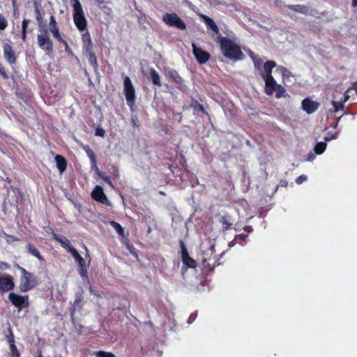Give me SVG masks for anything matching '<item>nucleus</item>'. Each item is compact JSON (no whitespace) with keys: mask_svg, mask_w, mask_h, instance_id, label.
Wrapping results in <instances>:
<instances>
[{"mask_svg":"<svg viewBox=\"0 0 357 357\" xmlns=\"http://www.w3.org/2000/svg\"><path fill=\"white\" fill-rule=\"evenodd\" d=\"M55 161L60 173H63L66 168V161L65 158L60 155H57L55 157Z\"/></svg>","mask_w":357,"mask_h":357,"instance_id":"6ab92c4d","label":"nucleus"},{"mask_svg":"<svg viewBox=\"0 0 357 357\" xmlns=\"http://www.w3.org/2000/svg\"><path fill=\"white\" fill-rule=\"evenodd\" d=\"M7 26V22L5 19V17L0 15V29L4 30Z\"/></svg>","mask_w":357,"mask_h":357,"instance_id":"72a5a7b5","label":"nucleus"},{"mask_svg":"<svg viewBox=\"0 0 357 357\" xmlns=\"http://www.w3.org/2000/svg\"><path fill=\"white\" fill-rule=\"evenodd\" d=\"M275 66L276 63L273 61H268L264 63L263 70L261 73L264 81L269 79V78H273L272 76V70Z\"/></svg>","mask_w":357,"mask_h":357,"instance_id":"4468645a","label":"nucleus"},{"mask_svg":"<svg viewBox=\"0 0 357 357\" xmlns=\"http://www.w3.org/2000/svg\"><path fill=\"white\" fill-rule=\"evenodd\" d=\"M82 35V40L83 43V49L84 51H89L93 48V44L91 42V36L89 33L86 30Z\"/></svg>","mask_w":357,"mask_h":357,"instance_id":"dca6fc26","label":"nucleus"},{"mask_svg":"<svg viewBox=\"0 0 357 357\" xmlns=\"http://www.w3.org/2000/svg\"><path fill=\"white\" fill-rule=\"evenodd\" d=\"M105 134V131L104 129L101 128H97L96 129V135L99 137H104Z\"/></svg>","mask_w":357,"mask_h":357,"instance_id":"c9c22d12","label":"nucleus"},{"mask_svg":"<svg viewBox=\"0 0 357 357\" xmlns=\"http://www.w3.org/2000/svg\"><path fill=\"white\" fill-rule=\"evenodd\" d=\"M17 268L20 271L22 276L20 280V289L22 291H27L37 284V281L34 275L27 272L24 268L17 266Z\"/></svg>","mask_w":357,"mask_h":357,"instance_id":"7ed1b4c3","label":"nucleus"},{"mask_svg":"<svg viewBox=\"0 0 357 357\" xmlns=\"http://www.w3.org/2000/svg\"><path fill=\"white\" fill-rule=\"evenodd\" d=\"M50 31L52 33L53 36L56 38L59 41H63V38H61L59 28L57 25H49Z\"/></svg>","mask_w":357,"mask_h":357,"instance_id":"5701e85b","label":"nucleus"},{"mask_svg":"<svg viewBox=\"0 0 357 357\" xmlns=\"http://www.w3.org/2000/svg\"><path fill=\"white\" fill-rule=\"evenodd\" d=\"M319 106V102L313 101L310 98H305L302 101V109L308 114L314 113Z\"/></svg>","mask_w":357,"mask_h":357,"instance_id":"9d476101","label":"nucleus"},{"mask_svg":"<svg viewBox=\"0 0 357 357\" xmlns=\"http://www.w3.org/2000/svg\"><path fill=\"white\" fill-rule=\"evenodd\" d=\"M6 240L8 242H12L13 241H15V238L12 236H6Z\"/></svg>","mask_w":357,"mask_h":357,"instance_id":"09e8293b","label":"nucleus"},{"mask_svg":"<svg viewBox=\"0 0 357 357\" xmlns=\"http://www.w3.org/2000/svg\"><path fill=\"white\" fill-rule=\"evenodd\" d=\"M331 103L334 108V112H338L344 109V103L342 102V99H340V100H332Z\"/></svg>","mask_w":357,"mask_h":357,"instance_id":"bb28decb","label":"nucleus"},{"mask_svg":"<svg viewBox=\"0 0 357 357\" xmlns=\"http://www.w3.org/2000/svg\"><path fill=\"white\" fill-rule=\"evenodd\" d=\"M98 176H99L102 179H103L105 182H107V183L109 186H111L112 188H114L113 184H112V181H111L110 178H109L107 176H106L105 174H103V173H102V172H99V173H98Z\"/></svg>","mask_w":357,"mask_h":357,"instance_id":"2f4dec72","label":"nucleus"},{"mask_svg":"<svg viewBox=\"0 0 357 357\" xmlns=\"http://www.w3.org/2000/svg\"><path fill=\"white\" fill-rule=\"evenodd\" d=\"M69 252L71 254L72 257L74 258V259L79 266H84V264H85V261L82 257V256L78 253L76 249L73 248V249H70Z\"/></svg>","mask_w":357,"mask_h":357,"instance_id":"aec40b11","label":"nucleus"},{"mask_svg":"<svg viewBox=\"0 0 357 357\" xmlns=\"http://www.w3.org/2000/svg\"><path fill=\"white\" fill-rule=\"evenodd\" d=\"M86 54L89 59V62L90 64L93 67L96 68L98 66L97 59L95 56V54L92 52V50H90L89 51H84Z\"/></svg>","mask_w":357,"mask_h":357,"instance_id":"4be33fe9","label":"nucleus"},{"mask_svg":"<svg viewBox=\"0 0 357 357\" xmlns=\"http://www.w3.org/2000/svg\"><path fill=\"white\" fill-rule=\"evenodd\" d=\"M85 151H86L87 155L89 158L92 165L96 166V156L94 153L88 146L85 148Z\"/></svg>","mask_w":357,"mask_h":357,"instance_id":"7c9ffc66","label":"nucleus"},{"mask_svg":"<svg viewBox=\"0 0 357 357\" xmlns=\"http://www.w3.org/2000/svg\"><path fill=\"white\" fill-rule=\"evenodd\" d=\"M27 249H28L29 252L31 255L36 257L39 260H43V258H42L39 251L35 247H33L32 245L29 244L27 245Z\"/></svg>","mask_w":357,"mask_h":357,"instance_id":"cd10ccee","label":"nucleus"},{"mask_svg":"<svg viewBox=\"0 0 357 357\" xmlns=\"http://www.w3.org/2000/svg\"><path fill=\"white\" fill-rule=\"evenodd\" d=\"M171 76L174 78V81L177 83L181 82V77L178 75L176 71L171 72Z\"/></svg>","mask_w":357,"mask_h":357,"instance_id":"f704fd0d","label":"nucleus"},{"mask_svg":"<svg viewBox=\"0 0 357 357\" xmlns=\"http://www.w3.org/2000/svg\"><path fill=\"white\" fill-rule=\"evenodd\" d=\"M0 74L2 75L5 78H7L6 73L1 64H0Z\"/></svg>","mask_w":357,"mask_h":357,"instance_id":"a18cd8bd","label":"nucleus"},{"mask_svg":"<svg viewBox=\"0 0 357 357\" xmlns=\"http://www.w3.org/2000/svg\"><path fill=\"white\" fill-rule=\"evenodd\" d=\"M342 91L340 89L336 88L333 93V100H340V96L342 94Z\"/></svg>","mask_w":357,"mask_h":357,"instance_id":"473e14b6","label":"nucleus"},{"mask_svg":"<svg viewBox=\"0 0 357 357\" xmlns=\"http://www.w3.org/2000/svg\"><path fill=\"white\" fill-rule=\"evenodd\" d=\"M37 40L38 46L43 50L47 54H50L52 52L53 43L47 30H39V33L37 35Z\"/></svg>","mask_w":357,"mask_h":357,"instance_id":"39448f33","label":"nucleus"},{"mask_svg":"<svg viewBox=\"0 0 357 357\" xmlns=\"http://www.w3.org/2000/svg\"><path fill=\"white\" fill-rule=\"evenodd\" d=\"M13 1V4L15 5V0H12Z\"/></svg>","mask_w":357,"mask_h":357,"instance_id":"13d9d810","label":"nucleus"},{"mask_svg":"<svg viewBox=\"0 0 357 357\" xmlns=\"http://www.w3.org/2000/svg\"><path fill=\"white\" fill-rule=\"evenodd\" d=\"M54 238L58 241L63 248H64L67 251H70V249H73V247L70 245L69 240L64 236H58L56 234H53Z\"/></svg>","mask_w":357,"mask_h":357,"instance_id":"f3484780","label":"nucleus"},{"mask_svg":"<svg viewBox=\"0 0 357 357\" xmlns=\"http://www.w3.org/2000/svg\"><path fill=\"white\" fill-rule=\"evenodd\" d=\"M108 223L112 226V227L116 230V231L118 233V234H119L121 236H123L124 229L120 224H119L118 222H116L114 220H110L108 222Z\"/></svg>","mask_w":357,"mask_h":357,"instance_id":"a878e982","label":"nucleus"},{"mask_svg":"<svg viewBox=\"0 0 357 357\" xmlns=\"http://www.w3.org/2000/svg\"><path fill=\"white\" fill-rule=\"evenodd\" d=\"M92 197L102 204L109 205V202L107 198V196L103 192V190L100 186H96L91 192Z\"/></svg>","mask_w":357,"mask_h":357,"instance_id":"9b49d317","label":"nucleus"},{"mask_svg":"<svg viewBox=\"0 0 357 357\" xmlns=\"http://www.w3.org/2000/svg\"><path fill=\"white\" fill-rule=\"evenodd\" d=\"M10 350H11L12 353L15 351H18L14 343H12L10 344Z\"/></svg>","mask_w":357,"mask_h":357,"instance_id":"de8ad7c7","label":"nucleus"},{"mask_svg":"<svg viewBox=\"0 0 357 357\" xmlns=\"http://www.w3.org/2000/svg\"><path fill=\"white\" fill-rule=\"evenodd\" d=\"M13 357H20V354L19 351H15L12 353Z\"/></svg>","mask_w":357,"mask_h":357,"instance_id":"8fccbe9b","label":"nucleus"},{"mask_svg":"<svg viewBox=\"0 0 357 357\" xmlns=\"http://www.w3.org/2000/svg\"><path fill=\"white\" fill-rule=\"evenodd\" d=\"M123 91L127 103L132 109L135 101V90L131 79L127 75L123 77Z\"/></svg>","mask_w":357,"mask_h":357,"instance_id":"423d86ee","label":"nucleus"},{"mask_svg":"<svg viewBox=\"0 0 357 357\" xmlns=\"http://www.w3.org/2000/svg\"><path fill=\"white\" fill-rule=\"evenodd\" d=\"M306 180H307V176L305 175H301L296 178V182L297 184H301L303 182L305 181Z\"/></svg>","mask_w":357,"mask_h":357,"instance_id":"e433bc0d","label":"nucleus"},{"mask_svg":"<svg viewBox=\"0 0 357 357\" xmlns=\"http://www.w3.org/2000/svg\"><path fill=\"white\" fill-rule=\"evenodd\" d=\"M254 63L256 68H259L261 64V61L259 59H255L253 57Z\"/></svg>","mask_w":357,"mask_h":357,"instance_id":"37998d69","label":"nucleus"},{"mask_svg":"<svg viewBox=\"0 0 357 357\" xmlns=\"http://www.w3.org/2000/svg\"><path fill=\"white\" fill-rule=\"evenodd\" d=\"M218 43L221 52L225 57L232 60H239L242 58L243 53L240 47L233 40L222 37L218 38Z\"/></svg>","mask_w":357,"mask_h":357,"instance_id":"f257e3e1","label":"nucleus"},{"mask_svg":"<svg viewBox=\"0 0 357 357\" xmlns=\"http://www.w3.org/2000/svg\"><path fill=\"white\" fill-rule=\"evenodd\" d=\"M353 5L357 6V0H353Z\"/></svg>","mask_w":357,"mask_h":357,"instance_id":"864d4df0","label":"nucleus"},{"mask_svg":"<svg viewBox=\"0 0 357 357\" xmlns=\"http://www.w3.org/2000/svg\"><path fill=\"white\" fill-rule=\"evenodd\" d=\"M180 245L181 249V259L183 264L188 268H195L197 262L189 256L183 242H181Z\"/></svg>","mask_w":357,"mask_h":357,"instance_id":"1a4fd4ad","label":"nucleus"},{"mask_svg":"<svg viewBox=\"0 0 357 357\" xmlns=\"http://www.w3.org/2000/svg\"><path fill=\"white\" fill-rule=\"evenodd\" d=\"M80 267V275L82 277H86V265L85 264H84L83 266H79Z\"/></svg>","mask_w":357,"mask_h":357,"instance_id":"4c0bfd02","label":"nucleus"},{"mask_svg":"<svg viewBox=\"0 0 357 357\" xmlns=\"http://www.w3.org/2000/svg\"><path fill=\"white\" fill-rule=\"evenodd\" d=\"M132 123H133V125H134V126H135V125H136V122L135 121V120H134V119H132Z\"/></svg>","mask_w":357,"mask_h":357,"instance_id":"6e6d98bb","label":"nucleus"},{"mask_svg":"<svg viewBox=\"0 0 357 357\" xmlns=\"http://www.w3.org/2000/svg\"><path fill=\"white\" fill-rule=\"evenodd\" d=\"M164 22L170 26H175L179 29L183 30L186 26L183 21L176 13H166L162 17Z\"/></svg>","mask_w":357,"mask_h":357,"instance_id":"0eeeda50","label":"nucleus"},{"mask_svg":"<svg viewBox=\"0 0 357 357\" xmlns=\"http://www.w3.org/2000/svg\"><path fill=\"white\" fill-rule=\"evenodd\" d=\"M276 71L282 75L284 84L291 82V77H292V75L286 68L283 66H278Z\"/></svg>","mask_w":357,"mask_h":357,"instance_id":"a211bd4d","label":"nucleus"},{"mask_svg":"<svg viewBox=\"0 0 357 357\" xmlns=\"http://www.w3.org/2000/svg\"><path fill=\"white\" fill-rule=\"evenodd\" d=\"M73 8V21L81 32L86 30L87 21L84 16V13L82 7V5L79 0H72Z\"/></svg>","mask_w":357,"mask_h":357,"instance_id":"f03ea898","label":"nucleus"},{"mask_svg":"<svg viewBox=\"0 0 357 357\" xmlns=\"http://www.w3.org/2000/svg\"><path fill=\"white\" fill-rule=\"evenodd\" d=\"M22 37L24 40L26 39V31H22Z\"/></svg>","mask_w":357,"mask_h":357,"instance_id":"603ef678","label":"nucleus"},{"mask_svg":"<svg viewBox=\"0 0 357 357\" xmlns=\"http://www.w3.org/2000/svg\"><path fill=\"white\" fill-rule=\"evenodd\" d=\"M9 299L16 307H24L28 304L27 296H22L15 293L9 294Z\"/></svg>","mask_w":357,"mask_h":357,"instance_id":"ddd939ff","label":"nucleus"},{"mask_svg":"<svg viewBox=\"0 0 357 357\" xmlns=\"http://www.w3.org/2000/svg\"><path fill=\"white\" fill-rule=\"evenodd\" d=\"M196 316L194 314H191L188 318V323H192L195 319Z\"/></svg>","mask_w":357,"mask_h":357,"instance_id":"49530a36","label":"nucleus"},{"mask_svg":"<svg viewBox=\"0 0 357 357\" xmlns=\"http://www.w3.org/2000/svg\"><path fill=\"white\" fill-rule=\"evenodd\" d=\"M99 3H103L104 0H97Z\"/></svg>","mask_w":357,"mask_h":357,"instance_id":"4d7b16f0","label":"nucleus"},{"mask_svg":"<svg viewBox=\"0 0 357 357\" xmlns=\"http://www.w3.org/2000/svg\"><path fill=\"white\" fill-rule=\"evenodd\" d=\"M315 158V156L313 155V154H311L308 158H307V161H312Z\"/></svg>","mask_w":357,"mask_h":357,"instance_id":"3c124183","label":"nucleus"},{"mask_svg":"<svg viewBox=\"0 0 357 357\" xmlns=\"http://www.w3.org/2000/svg\"><path fill=\"white\" fill-rule=\"evenodd\" d=\"M93 354L96 357H116L112 353L103 351H94Z\"/></svg>","mask_w":357,"mask_h":357,"instance_id":"c756f323","label":"nucleus"},{"mask_svg":"<svg viewBox=\"0 0 357 357\" xmlns=\"http://www.w3.org/2000/svg\"><path fill=\"white\" fill-rule=\"evenodd\" d=\"M3 54L5 59L10 63H13L15 61L16 57L10 44L6 43L3 45Z\"/></svg>","mask_w":357,"mask_h":357,"instance_id":"2eb2a0df","label":"nucleus"},{"mask_svg":"<svg viewBox=\"0 0 357 357\" xmlns=\"http://www.w3.org/2000/svg\"><path fill=\"white\" fill-rule=\"evenodd\" d=\"M287 8L297 13L302 14H307L308 8L305 6L303 5H289Z\"/></svg>","mask_w":357,"mask_h":357,"instance_id":"412c9836","label":"nucleus"},{"mask_svg":"<svg viewBox=\"0 0 357 357\" xmlns=\"http://www.w3.org/2000/svg\"><path fill=\"white\" fill-rule=\"evenodd\" d=\"M244 237H245V236H243V235H239V236H238V238H242V239H243V238H244Z\"/></svg>","mask_w":357,"mask_h":357,"instance_id":"5fc2aeb1","label":"nucleus"},{"mask_svg":"<svg viewBox=\"0 0 357 357\" xmlns=\"http://www.w3.org/2000/svg\"><path fill=\"white\" fill-rule=\"evenodd\" d=\"M29 23V20H23L22 25V31H26V27H27V25Z\"/></svg>","mask_w":357,"mask_h":357,"instance_id":"ea45409f","label":"nucleus"},{"mask_svg":"<svg viewBox=\"0 0 357 357\" xmlns=\"http://www.w3.org/2000/svg\"><path fill=\"white\" fill-rule=\"evenodd\" d=\"M349 95H348L347 91H346L344 93L343 99L342 98V102L344 104L349 99Z\"/></svg>","mask_w":357,"mask_h":357,"instance_id":"79ce46f5","label":"nucleus"},{"mask_svg":"<svg viewBox=\"0 0 357 357\" xmlns=\"http://www.w3.org/2000/svg\"><path fill=\"white\" fill-rule=\"evenodd\" d=\"M61 43H63L65 45V50L68 53H72L71 52V50L70 48V47L68 46V43H66V41H65L63 39V41H60Z\"/></svg>","mask_w":357,"mask_h":357,"instance_id":"a19ab883","label":"nucleus"},{"mask_svg":"<svg viewBox=\"0 0 357 357\" xmlns=\"http://www.w3.org/2000/svg\"><path fill=\"white\" fill-rule=\"evenodd\" d=\"M203 18L204 19V21H205L206 25L209 28H211L213 31H215L216 33L218 32V28L212 19H211L210 17H208L207 16H204V15L203 16Z\"/></svg>","mask_w":357,"mask_h":357,"instance_id":"b1692460","label":"nucleus"},{"mask_svg":"<svg viewBox=\"0 0 357 357\" xmlns=\"http://www.w3.org/2000/svg\"><path fill=\"white\" fill-rule=\"evenodd\" d=\"M326 149V144L324 142H318L314 146V152L317 155L322 154Z\"/></svg>","mask_w":357,"mask_h":357,"instance_id":"c85d7f7f","label":"nucleus"},{"mask_svg":"<svg viewBox=\"0 0 357 357\" xmlns=\"http://www.w3.org/2000/svg\"><path fill=\"white\" fill-rule=\"evenodd\" d=\"M150 75H151V77L152 79L153 83L155 85L160 86L161 83H160V77L159 74L154 69H151Z\"/></svg>","mask_w":357,"mask_h":357,"instance_id":"393cba45","label":"nucleus"},{"mask_svg":"<svg viewBox=\"0 0 357 357\" xmlns=\"http://www.w3.org/2000/svg\"><path fill=\"white\" fill-rule=\"evenodd\" d=\"M337 137V133L335 132L334 135H329L328 134V135L325 137V140L326 141H331L332 139H336Z\"/></svg>","mask_w":357,"mask_h":357,"instance_id":"58836bf2","label":"nucleus"},{"mask_svg":"<svg viewBox=\"0 0 357 357\" xmlns=\"http://www.w3.org/2000/svg\"><path fill=\"white\" fill-rule=\"evenodd\" d=\"M192 46L193 54L197 60L200 63H206L209 59V54L201 48L197 47L195 43H192Z\"/></svg>","mask_w":357,"mask_h":357,"instance_id":"f8f14e48","label":"nucleus"},{"mask_svg":"<svg viewBox=\"0 0 357 357\" xmlns=\"http://www.w3.org/2000/svg\"><path fill=\"white\" fill-rule=\"evenodd\" d=\"M13 277L8 274L0 273V291H8L14 288Z\"/></svg>","mask_w":357,"mask_h":357,"instance_id":"6e6552de","label":"nucleus"},{"mask_svg":"<svg viewBox=\"0 0 357 357\" xmlns=\"http://www.w3.org/2000/svg\"><path fill=\"white\" fill-rule=\"evenodd\" d=\"M49 25H56V20L54 17V16L51 15L50 20V24Z\"/></svg>","mask_w":357,"mask_h":357,"instance_id":"c03bdc74","label":"nucleus"},{"mask_svg":"<svg viewBox=\"0 0 357 357\" xmlns=\"http://www.w3.org/2000/svg\"><path fill=\"white\" fill-rule=\"evenodd\" d=\"M265 92L267 95L272 96L275 93L277 98L285 96L284 88L277 83L274 78L265 80Z\"/></svg>","mask_w":357,"mask_h":357,"instance_id":"20e7f679","label":"nucleus"}]
</instances>
